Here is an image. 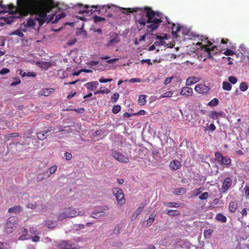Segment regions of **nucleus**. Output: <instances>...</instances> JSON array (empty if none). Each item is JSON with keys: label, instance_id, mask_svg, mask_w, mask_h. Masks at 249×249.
Returning a JSON list of instances; mask_svg holds the SVG:
<instances>
[{"label": "nucleus", "instance_id": "obj_38", "mask_svg": "<svg viewBox=\"0 0 249 249\" xmlns=\"http://www.w3.org/2000/svg\"><path fill=\"white\" fill-rule=\"evenodd\" d=\"M121 107L120 105H115L112 108V112L114 114L119 113L121 110Z\"/></svg>", "mask_w": 249, "mask_h": 249}, {"label": "nucleus", "instance_id": "obj_57", "mask_svg": "<svg viewBox=\"0 0 249 249\" xmlns=\"http://www.w3.org/2000/svg\"><path fill=\"white\" fill-rule=\"evenodd\" d=\"M112 81V79H111V78L105 79L103 77H101L99 79V82L102 83H106V82H111Z\"/></svg>", "mask_w": 249, "mask_h": 249}, {"label": "nucleus", "instance_id": "obj_29", "mask_svg": "<svg viewBox=\"0 0 249 249\" xmlns=\"http://www.w3.org/2000/svg\"><path fill=\"white\" fill-rule=\"evenodd\" d=\"M22 208L20 206H16L12 208H10L8 209V212L9 213H18L21 211Z\"/></svg>", "mask_w": 249, "mask_h": 249}, {"label": "nucleus", "instance_id": "obj_51", "mask_svg": "<svg viewBox=\"0 0 249 249\" xmlns=\"http://www.w3.org/2000/svg\"><path fill=\"white\" fill-rule=\"evenodd\" d=\"M234 53V52L229 49H227L224 53V54L226 55H232Z\"/></svg>", "mask_w": 249, "mask_h": 249}, {"label": "nucleus", "instance_id": "obj_55", "mask_svg": "<svg viewBox=\"0 0 249 249\" xmlns=\"http://www.w3.org/2000/svg\"><path fill=\"white\" fill-rule=\"evenodd\" d=\"M229 81L232 84H235L237 82V78L234 76H230L229 77Z\"/></svg>", "mask_w": 249, "mask_h": 249}, {"label": "nucleus", "instance_id": "obj_19", "mask_svg": "<svg viewBox=\"0 0 249 249\" xmlns=\"http://www.w3.org/2000/svg\"><path fill=\"white\" fill-rule=\"evenodd\" d=\"M201 78L198 77L190 76L186 81V85L190 86L193 84H196L200 80Z\"/></svg>", "mask_w": 249, "mask_h": 249}, {"label": "nucleus", "instance_id": "obj_21", "mask_svg": "<svg viewBox=\"0 0 249 249\" xmlns=\"http://www.w3.org/2000/svg\"><path fill=\"white\" fill-rule=\"evenodd\" d=\"M51 130H48L46 131H43L40 132H38L37 133V137L39 140H43L45 139L47 136L49 134H51Z\"/></svg>", "mask_w": 249, "mask_h": 249}, {"label": "nucleus", "instance_id": "obj_58", "mask_svg": "<svg viewBox=\"0 0 249 249\" xmlns=\"http://www.w3.org/2000/svg\"><path fill=\"white\" fill-rule=\"evenodd\" d=\"M30 238L29 237H28V235L27 234H23L22 235H20L19 237H18V239L19 240H28Z\"/></svg>", "mask_w": 249, "mask_h": 249}, {"label": "nucleus", "instance_id": "obj_23", "mask_svg": "<svg viewBox=\"0 0 249 249\" xmlns=\"http://www.w3.org/2000/svg\"><path fill=\"white\" fill-rule=\"evenodd\" d=\"M54 91V89L53 88L44 89L41 90V95L45 96H48L51 93L53 92Z\"/></svg>", "mask_w": 249, "mask_h": 249}, {"label": "nucleus", "instance_id": "obj_17", "mask_svg": "<svg viewBox=\"0 0 249 249\" xmlns=\"http://www.w3.org/2000/svg\"><path fill=\"white\" fill-rule=\"evenodd\" d=\"M193 93V89L189 87H183L180 92V94L186 96H192Z\"/></svg>", "mask_w": 249, "mask_h": 249}, {"label": "nucleus", "instance_id": "obj_41", "mask_svg": "<svg viewBox=\"0 0 249 249\" xmlns=\"http://www.w3.org/2000/svg\"><path fill=\"white\" fill-rule=\"evenodd\" d=\"M35 19L33 20L31 18L28 19L27 21L26 26L28 27H34L35 26Z\"/></svg>", "mask_w": 249, "mask_h": 249}, {"label": "nucleus", "instance_id": "obj_7", "mask_svg": "<svg viewBox=\"0 0 249 249\" xmlns=\"http://www.w3.org/2000/svg\"><path fill=\"white\" fill-rule=\"evenodd\" d=\"M113 193L115 196L118 203L120 205H124L125 202L124 195L122 189L115 188L113 189Z\"/></svg>", "mask_w": 249, "mask_h": 249}, {"label": "nucleus", "instance_id": "obj_50", "mask_svg": "<svg viewBox=\"0 0 249 249\" xmlns=\"http://www.w3.org/2000/svg\"><path fill=\"white\" fill-rule=\"evenodd\" d=\"M14 80H15V81L12 82L11 84V86H15L18 84H19L21 83L20 80L18 77L15 78Z\"/></svg>", "mask_w": 249, "mask_h": 249}, {"label": "nucleus", "instance_id": "obj_27", "mask_svg": "<svg viewBox=\"0 0 249 249\" xmlns=\"http://www.w3.org/2000/svg\"><path fill=\"white\" fill-rule=\"evenodd\" d=\"M215 219L219 222L225 223L227 221V217L221 213H218L215 216Z\"/></svg>", "mask_w": 249, "mask_h": 249}, {"label": "nucleus", "instance_id": "obj_52", "mask_svg": "<svg viewBox=\"0 0 249 249\" xmlns=\"http://www.w3.org/2000/svg\"><path fill=\"white\" fill-rule=\"evenodd\" d=\"M216 127L213 124H211L207 128H205V130H209L212 131H213L215 130Z\"/></svg>", "mask_w": 249, "mask_h": 249}, {"label": "nucleus", "instance_id": "obj_31", "mask_svg": "<svg viewBox=\"0 0 249 249\" xmlns=\"http://www.w3.org/2000/svg\"><path fill=\"white\" fill-rule=\"evenodd\" d=\"M249 88V86L247 83L242 82L240 83L239 86L240 90L242 91H246Z\"/></svg>", "mask_w": 249, "mask_h": 249}, {"label": "nucleus", "instance_id": "obj_28", "mask_svg": "<svg viewBox=\"0 0 249 249\" xmlns=\"http://www.w3.org/2000/svg\"><path fill=\"white\" fill-rule=\"evenodd\" d=\"M37 64L39 67L46 70L48 69L51 66V64L50 62H38Z\"/></svg>", "mask_w": 249, "mask_h": 249}, {"label": "nucleus", "instance_id": "obj_62", "mask_svg": "<svg viewBox=\"0 0 249 249\" xmlns=\"http://www.w3.org/2000/svg\"><path fill=\"white\" fill-rule=\"evenodd\" d=\"M141 79H140V78H132V79H130L129 80V82L130 83H134V82H141Z\"/></svg>", "mask_w": 249, "mask_h": 249}, {"label": "nucleus", "instance_id": "obj_16", "mask_svg": "<svg viewBox=\"0 0 249 249\" xmlns=\"http://www.w3.org/2000/svg\"><path fill=\"white\" fill-rule=\"evenodd\" d=\"M26 32V29H21L20 28L16 30L15 31H14L9 33L8 35L9 36L16 35V36H19V37L24 38V34H23V32Z\"/></svg>", "mask_w": 249, "mask_h": 249}, {"label": "nucleus", "instance_id": "obj_6", "mask_svg": "<svg viewBox=\"0 0 249 249\" xmlns=\"http://www.w3.org/2000/svg\"><path fill=\"white\" fill-rule=\"evenodd\" d=\"M197 36L199 40L203 41L205 43H207L206 45H204L202 46V50H204V51L207 53L208 58L213 59V53L212 52H211L210 50V46H212L213 44L210 41L208 40L207 37H203V36H199L198 35Z\"/></svg>", "mask_w": 249, "mask_h": 249}, {"label": "nucleus", "instance_id": "obj_63", "mask_svg": "<svg viewBox=\"0 0 249 249\" xmlns=\"http://www.w3.org/2000/svg\"><path fill=\"white\" fill-rule=\"evenodd\" d=\"M141 63H146L149 65H152V63L151 62L150 59H142L141 60Z\"/></svg>", "mask_w": 249, "mask_h": 249}, {"label": "nucleus", "instance_id": "obj_44", "mask_svg": "<svg viewBox=\"0 0 249 249\" xmlns=\"http://www.w3.org/2000/svg\"><path fill=\"white\" fill-rule=\"evenodd\" d=\"M155 215L154 214H151L150 215L149 218L147 220V224H150V225H151L152 223V222L154 221V220L155 219Z\"/></svg>", "mask_w": 249, "mask_h": 249}, {"label": "nucleus", "instance_id": "obj_48", "mask_svg": "<svg viewBox=\"0 0 249 249\" xmlns=\"http://www.w3.org/2000/svg\"><path fill=\"white\" fill-rule=\"evenodd\" d=\"M10 72V70L6 68H2L0 71V75H4L5 74L8 73Z\"/></svg>", "mask_w": 249, "mask_h": 249}, {"label": "nucleus", "instance_id": "obj_10", "mask_svg": "<svg viewBox=\"0 0 249 249\" xmlns=\"http://www.w3.org/2000/svg\"><path fill=\"white\" fill-rule=\"evenodd\" d=\"M77 6L79 8V10L78 13L80 14L86 13L87 14H91L94 13L91 6H90L88 5H85L83 6L82 4L79 3L77 4Z\"/></svg>", "mask_w": 249, "mask_h": 249}, {"label": "nucleus", "instance_id": "obj_25", "mask_svg": "<svg viewBox=\"0 0 249 249\" xmlns=\"http://www.w3.org/2000/svg\"><path fill=\"white\" fill-rule=\"evenodd\" d=\"M49 177L50 175L48 174V172L46 173L45 172L43 173L39 174L36 178V180L38 182H40L45 179L48 178Z\"/></svg>", "mask_w": 249, "mask_h": 249}, {"label": "nucleus", "instance_id": "obj_18", "mask_svg": "<svg viewBox=\"0 0 249 249\" xmlns=\"http://www.w3.org/2000/svg\"><path fill=\"white\" fill-rule=\"evenodd\" d=\"M98 84L99 83L97 81H94L85 83L84 87L90 90L93 91L97 88Z\"/></svg>", "mask_w": 249, "mask_h": 249}, {"label": "nucleus", "instance_id": "obj_2", "mask_svg": "<svg viewBox=\"0 0 249 249\" xmlns=\"http://www.w3.org/2000/svg\"><path fill=\"white\" fill-rule=\"evenodd\" d=\"M122 9L126 11L123 12L127 15L129 13H136L135 18L137 22L140 25L143 26L147 24L146 28L149 32H152L157 30L163 21V15L159 11L153 10L150 7L145 6L143 9L138 7Z\"/></svg>", "mask_w": 249, "mask_h": 249}, {"label": "nucleus", "instance_id": "obj_59", "mask_svg": "<svg viewBox=\"0 0 249 249\" xmlns=\"http://www.w3.org/2000/svg\"><path fill=\"white\" fill-rule=\"evenodd\" d=\"M73 228L75 230L82 229L84 228V226L82 224H75L73 226Z\"/></svg>", "mask_w": 249, "mask_h": 249}, {"label": "nucleus", "instance_id": "obj_46", "mask_svg": "<svg viewBox=\"0 0 249 249\" xmlns=\"http://www.w3.org/2000/svg\"><path fill=\"white\" fill-rule=\"evenodd\" d=\"M119 98V93H115L112 95L111 99L113 102H115Z\"/></svg>", "mask_w": 249, "mask_h": 249}, {"label": "nucleus", "instance_id": "obj_24", "mask_svg": "<svg viewBox=\"0 0 249 249\" xmlns=\"http://www.w3.org/2000/svg\"><path fill=\"white\" fill-rule=\"evenodd\" d=\"M172 34L173 36H175L177 33L180 31L181 27L179 25H176L175 23H172Z\"/></svg>", "mask_w": 249, "mask_h": 249}, {"label": "nucleus", "instance_id": "obj_14", "mask_svg": "<svg viewBox=\"0 0 249 249\" xmlns=\"http://www.w3.org/2000/svg\"><path fill=\"white\" fill-rule=\"evenodd\" d=\"M209 117L213 120H217V123H219L218 120L219 117H224L225 114L223 111L217 112L215 111H211L209 113Z\"/></svg>", "mask_w": 249, "mask_h": 249}, {"label": "nucleus", "instance_id": "obj_35", "mask_svg": "<svg viewBox=\"0 0 249 249\" xmlns=\"http://www.w3.org/2000/svg\"><path fill=\"white\" fill-rule=\"evenodd\" d=\"M213 231L211 229L206 230L204 231V235L206 238L209 239L212 236Z\"/></svg>", "mask_w": 249, "mask_h": 249}, {"label": "nucleus", "instance_id": "obj_47", "mask_svg": "<svg viewBox=\"0 0 249 249\" xmlns=\"http://www.w3.org/2000/svg\"><path fill=\"white\" fill-rule=\"evenodd\" d=\"M208 193L207 192H204L199 196V198L201 200L206 199L208 198Z\"/></svg>", "mask_w": 249, "mask_h": 249}, {"label": "nucleus", "instance_id": "obj_15", "mask_svg": "<svg viewBox=\"0 0 249 249\" xmlns=\"http://www.w3.org/2000/svg\"><path fill=\"white\" fill-rule=\"evenodd\" d=\"M232 184V179L230 177H227L224 180L223 185L221 187V191L223 193L226 192L231 186Z\"/></svg>", "mask_w": 249, "mask_h": 249}, {"label": "nucleus", "instance_id": "obj_53", "mask_svg": "<svg viewBox=\"0 0 249 249\" xmlns=\"http://www.w3.org/2000/svg\"><path fill=\"white\" fill-rule=\"evenodd\" d=\"M64 157L66 160H69L72 159V156L71 153L65 152Z\"/></svg>", "mask_w": 249, "mask_h": 249}, {"label": "nucleus", "instance_id": "obj_4", "mask_svg": "<svg viewBox=\"0 0 249 249\" xmlns=\"http://www.w3.org/2000/svg\"><path fill=\"white\" fill-rule=\"evenodd\" d=\"M215 159L220 165H225L226 167H229L231 163V160L227 156H224L219 152H216L214 153Z\"/></svg>", "mask_w": 249, "mask_h": 249}, {"label": "nucleus", "instance_id": "obj_13", "mask_svg": "<svg viewBox=\"0 0 249 249\" xmlns=\"http://www.w3.org/2000/svg\"><path fill=\"white\" fill-rule=\"evenodd\" d=\"M195 90L198 93L205 94L209 92L210 90V88L209 86H207L206 85L202 84H200L196 86Z\"/></svg>", "mask_w": 249, "mask_h": 249}, {"label": "nucleus", "instance_id": "obj_20", "mask_svg": "<svg viewBox=\"0 0 249 249\" xmlns=\"http://www.w3.org/2000/svg\"><path fill=\"white\" fill-rule=\"evenodd\" d=\"M169 167L172 170H177L181 167V163L178 160H174L170 162Z\"/></svg>", "mask_w": 249, "mask_h": 249}, {"label": "nucleus", "instance_id": "obj_11", "mask_svg": "<svg viewBox=\"0 0 249 249\" xmlns=\"http://www.w3.org/2000/svg\"><path fill=\"white\" fill-rule=\"evenodd\" d=\"M58 247L61 249H78L75 244L71 243L70 241H62L58 244Z\"/></svg>", "mask_w": 249, "mask_h": 249}, {"label": "nucleus", "instance_id": "obj_5", "mask_svg": "<svg viewBox=\"0 0 249 249\" xmlns=\"http://www.w3.org/2000/svg\"><path fill=\"white\" fill-rule=\"evenodd\" d=\"M91 8H94L95 9L94 10V12H98L99 14H101L103 15V12H105V16L107 17H111V14L110 13V7L108 5H103L102 6L99 5H92Z\"/></svg>", "mask_w": 249, "mask_h": 249}, {"label": "nucleus", "instance_id": "obj_64", "mask_svg": "<svg viewBox=\"0 0 249 249\" xmlns=\"http://www.w3.org/2000/svg\"><path fill=\"white\" fill-rule=\"evenodd\" d=\"M32 239L33 242H38L40 239V237L38 235H36L32 237Z\"/></svg>", "mask_w": 249, "mask_h": 249}, {"label": "nucleus", "instance_id": "obj_36", "mask_svg": "<svg viewBox=\"0 0 249 249\" xmlns=\"http://www.w3.org/2000/svg\"><path fill=\"white\" fill-rule=\"evenodd\" d=\"M173 94V91H169L165 92L164 93L161 94L160 96V99L165 98V97H171L172 96Z\"/></svg>", "mask_w": 249, "mask_h": 249}, {"label": "nucleus", "instance_id": "obj_49", "mask_svg": "<svg viewBox=\"0 0 249 249\" xmlns=\"http://www.w3.org/2000/svg\"><path fill=\"white\" fill-rule=\"evenodd\" d=\"M210 50L212 52L213 54L216 53H217V47L216 46H210Z\"/></svg>", "mask_w": 249, "mask_h": 249}, {"label": "nucleus", "instance_id": "obj_45", "mask_svg": "<svg viewBox=\"0 0 249 249\" xmlns=\"http://www.w3.org/2000/svg\"><path fill=\"white\" fill-rule=\"evenodd\" d=\"M202 188H199L198 189H196L193 191V195L194 196H197L199 194H200L202 190Z\"/></svg>", "mask_w": 249, "mask_h": 249}, {"label": "nucleus", "instance_id": "obj_8", "mask_svg": "<svg viewBox=\"0 0 249 249\" xmlns=\"http://www.w3.org/2000/svg\"><path fill=\"white\" fill-rule=\"evenodd\" d=\"M17 218L14 216H11L8 218L5 224V230L7 233L10 234L13 232L14 231V225L17 223Z\"/></svg>", "mask_w": 249, "mask_h": 249}, {"label": "nucleus", "instance_id": "obj_26", "mask_svg": "<svg viewBox=\"0 0 249 249\" xmlns=\"http://www.w3.org/2000/svg\"><path fill=\"white\" fill-rule=\"evenodd\" d=\"M144 207V205L142 204L141 206H140L134 213V214L132 217L131 220H132V218L134 217V219L138 216L143 210Z\"/></svg>", "mask_w": 249, "mask_h": 249}, {"label": "nucleus", "instance_id": "obj_9", "mask_svg": "<svg viewBox=\"0 0 249 249\" xmlns=\"http://www.w3.org/2000/svg\"><path fill=\"white\" fill-rule=\"evenodd\" d=\"M111 155L117 160L121 162L128 163L129 159L123 154L115 150H112Z\"/></svg>", "mask_w": 249, "mask_h": 249}, {"label": "nucleus", "instance_id": "obj_1", "mask_svg": "<svg viewBox=\"0 0 249 249\" xmlns=\"http://www.w3.org/2000/svg\"><path fill=\"white\" fill-rule=\"evenodd\" d=\"M54 7L53 0H18V18H22L29 14L37 15L35 20L38 21L39 26L47 22V15Z\"/></svg>", "mask_w": 249, "mask_h": 249}, {"label": "nucleus", "instance_id": "obj_54", "mask_svg": "<svg viewBox=\"0 0 249 249\" xmlns=\"http://www.w3.org/2000/svg\"><path fill=\"white\" fill-rule=\"evenodd\" d=\"M57 169V166L56 165H53L49 169V171L50 174H53Z\"/></svg>", "mask_w": 249, "mask_h": 249}, {"label": "nucleus", "instance_id": "obj_3", "mask_svg": "<svg viewBox=\"0 0 249 249\" xmlns=\"http://www.w3.org/2000/svg\"><path fill=\"white\" fill-rule=\"evenodd\" d=\"M85 213L84 211L82 210L77 212L75 209L71 207L66 208L64 211L58 214L57 219L62 220L67 217H73L77 215H83Z\"/></svg>", "mask_w": 249, "mask_h": 249}, {"label": "nucleus", "instance_id": "obj_61", "mask_svg": "<svg viewBox=\"0 0 249 249\" xmlns=\"http://www.w3.org/2000/svg\"><path fill=\"white\" fill-rule=\"evenodd\" d=\"M26 76L27 77H35L36 76V74L35 72H28L26 73Z\"/></svg>", "mask_w": 249, "mask_h": 249}, {"label": "nucleus", "instance_id": "obj_22", "mask_svg": "<svg viewBox=\"0 0 249 249\" xmlns=\"http://www.w3.org/2000/svg\"><path fill=\"white\" fill-rule=\"evenodd\" d=\"M237 208V202L236 201L231 202L229 204V211L233 213H234Z\"/></svg>", "mask_w": 249, "mask_h": 249}, {"label": "nucleus", "instance_id": "obj_56", "mask_svg": "<svg viewBox=\"0 0 249 249\" xmlns=\"http://www.w3.org/2000/svg\"><path fill=\"white\" fill-rule=\"evenodd\" d=\"M177 194H179L181 193L185 194L186 192V189L185 188H183V187L178 188V189H177Z\"/></svg>", "mask_w": 249, "mask_h": 249}, {"label": "nucleus", "instance_id": "obj_43", "mask_svg": "<svg viewBox=\"0 0 249 249\" xmlns=\"http://www.w3.org/2000/svg\"><path fill=\"white\" fill-rule=\"evenodd\" d=\"M56 221H48L47 223V227L48 228H53L56 225Z\"/></svg>", "mask_w": 249, "mask_h": 249}, {"label": "nucleus", "instance_id": "obj_60", "mask_svg": "<svg viewBox=\"0 0 249 249\" xmlns=\"http://www.w3.org/2000/svg\"><path fill=\"white\" fill-rule=\"evenodd\" d=\"M19 136L18 133H11L8 135H5V137L6 138H8L10 137H17Z\"/></svg>", "mask_w": 249, "mask_h": 249}, {"label": "nucleus", "instance_id": "obj_42", "mask_svg": "<svg viewBox=\"0 0 249 249\" xmlns=\"http://www.w3.org/2000/svg\"><path fill=\"white\" fill-rule=\"evenodd\" d=\"M66 110H73L79 113H83L85 112V109L83 107L78 108L77 109H67Z\"/></svg>", "mask_w": 249, "mask_h": 249}, {"label": "nucleus", "instance_id": "obj_37", "mask_svg": "<svg viewBox=\"0 0 249 249\" xmlns=\"http://www.w3.org/2000/svg\"><path fill=\"white\" fill-rule=\"evenodd\" d=\"M164 204L170 207L178 208L179 207V204L176 202H166Z\"/></svg>", "mask_w": 249, "mask_h": 249}, {"label": "nucleus", "instance_id": "obj_33", "mask_svg": "<svg viewBox=\"0 0 249 249\" xmlns=\"http://www.w3.org/2000/svg\"><path fill=\"white\" fill-rule=\"evenodd\" d=\"M138 102L140 105H144L146 103V96L145 95H140Z\"/></svg>", "mask_w": 249, "mask_h": 249}, {"label": "nucleus", "instance_id": "obj_40", "mask_svg": "<svg viewBox=\"0 0 249 249\" xmlns=\"http://www.w3.org/2000/svg\"><path fill=\"white\" fill-rule=\"evenodd\" d=\"M94 22L97 23L100 21H104L105 20V18L103 17H100L98 16H94L93 17Z\"/></svg>", "mask_w": 249, "mask_h": 249}, {"label": "nucleus", "instance_id": "obj_30", "mask_svg": "<svg viewBox=\"0 0 249 249\" xmlns=\"http://www.w3.org/2000/svg\"><path fill=\"white\" fill-rule=\"evenodd\" d=\"M223 89L227 91H230L231 89V85L228 82H223L222 83Z\"/></svg>", "mask_w": 249, "mask_h": 249}, {"label": "nucleus", "instance_id": "obj_32", "mask_svg": "<svg viewBox=\"0 0 249 249\" xmlns=\"http://www.w3.org/2000/svg\"><path fill=\"white\" fill-rule=\"evenodd\" d=\"M219 104V101L218 99L214 98L208 104V105L210 107H215Z\"/></svg>", "mask_w": 249, "mask_h": 249}, {"label": "nucleus", "instance_id": "obj_12", "mask_svg": "<svg viewBox=\"0 0 249 249\" xmlns=\"http://www.w3.org/2000/svg\"><path fill=\"white\" fill-rule=\"evenodd\" d=\"M120 39L118 35L115 33H113L110 35L108 37L106 46L107 47L113 46L118 43Z\"/></svg>", "mask_w": 249, "mask_h": 249}, {"label": "nucleus", "instance_id": "obj_34", "mask_svg": "<svg viewBox=\"0 0 249 249\" xmlns=\"http://www.w3.org/2000/svg\"><path fill=\"white\" fill-rule=\"evenodd\" d=\"M167 214L171 216H173L174 215L180 214V213L177 210H170L167 211Z\"/></svg>", "mask_w": 249, "mask_h": 249}, {"label": "nucleus", "instance_id": "obj_39", "mask_svg": "<svg viewBox=\"0 0 249 249\" xmlns=\"http://www.w3.org/2000/svg\"><path fill=\"white\" fill-rule=\"evenodd\" d=\"M66 16V14L64 13H61L59 14L56 15L55 19L54 22H57L59 19L64 18Z\"/></svg>", "mask_w": 249, "mask_h": 249}]
</instances>
